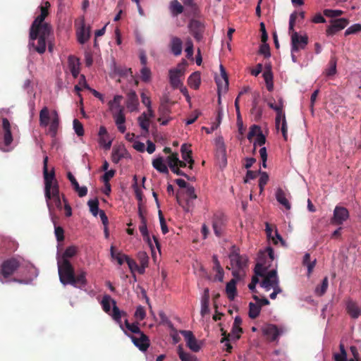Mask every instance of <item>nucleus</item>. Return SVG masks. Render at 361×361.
<instances>
[{"instance_id":"1","label":"nucleus","mask_w":361,"mask_h":361,"mask_svg":"<svg viewBox=\"0 0 361 361\" xmlns=\"http://www.w3.org/2000/svg\"><path fill=\"white\" fill-rule=\"evenodd\" d=\"M51 5L49 1H45L39 6L40 14L32 22L29 32V46L34 50L42 54L46 51L47 40L52 32L51 25L44 22L46 17L49 13Z\"/></svg>"},{"instance_id":"2","label":"nucleus","mask_w":361,"mask_h":361,"mask_svg":"<svg viewBox=\"0 0 361 361\" xmlns=\"http://www.w3.org/2000/svg\"><path fill=\"white\" fill-rule=\"evenodd\" d=\"M58 271L60 281L63 285L70 284L74 287H78L85 286L87 283L86 271L80 270L75 275L73 265L67 259L58 260Z\"/></svg>"},{"instance_id":"3","label":"nucleus","mask_w":361,"mask_h":361,"mask_svg":"<svg viewBox=\"0 0 361 361\" xmlns=\"http://www.w3.org/2000/svg\"><path fill=\"white\" fill-rule=\"evenodd\" d=\"M228 258L230 266H227L226 268L232 270L234 278L241 279L245 276L247 268L248 257L245 255H240L238 250L233 246Z\"/></svg>"},{"instance_id":"4","label":"nucleus","mask_w":361,"mask_h":361,"mask_svg":"<svg viewBox=\"0 0 361 361\" xmlns=\"http://www.w3.org/2000/svg\"><path fill=\"white\" fill-rule=\"evenodd\" d=\"M20 265V260L17 257H13L4 260L0 268V273L3 279L6 280V281H13L21 283L22 280H18L16 279H13L12 280L8 279L18 271Z\"/></svg>"},{"instance_id":"5","label":"nucleus","mask_w":361,"mask_h":361,"mask_svg":"<svg viewBox=\"0 0 361 361\" xmlns=\"http://www.w3.org/2000/svg\"><path fill=\"white\" fill-rule=\"evenodd\" d=\"M43 173L44 178V195L48 204L50 207L49 200L51 199V190L52 189L55 183H57L55 180L54 169L52 167L50 171L48 170V159H44L43 161Z\"/></svg>"},{"instance_id":"6","label":"nucleus","mask_w":361,"mask_h":361,"mask_svg":"<svg viewBox=\"0 0 361 361\" xmlns=\"http://www.w3.org/2000/svg\"><path fill=\"white\" fill-rule=\"evenodd\" d=\"M3 140L0 142V149L4 152H9L12 147L13 136L11 126L8 118H2Z\"/></svg>"},{"instance_id":"7","label":"nucleus","mask_w":361,"mask_h":361,"mask_svg":"<svg viewBox=\"0 0 361 361\" xmlns=\"http://www.w3.org/2000/svg\"><path fill=\"white\" fill-rule=\"evenodd\" d=\"M166 161H168L169 167L173 173L178 176L188 177L180 168H185L187 164H189L188 167L191 169L195 159H166Z\"/></svg>"},{"instance_id":"8","label":"nucleus","mask_w":361,"mask_h":361,"mask_svg":"<svg viewBox=\"0 0 361 361\" xmlns=\"http://www.w3.org/2000/svg\"><path fill=\"white\" fill-rule=\"evenodd\" d=\"M125 334L130 337L133 344L142 352L147 351L150 345L149 337L142 331L138 334L140 336L139 337L129 334L127 331H125Z\"/></svg>"},{"instance_id":"9","label":"nucleus","mask_w":361,"mask_h":361,"mask_svg":"<svg viewBox=\"0 0 361 361\" xmlns=\"http://www.w3.org/2000/svg\"><path fill=\"white\" fill-rule=\"evenodd\" d=\"M226 224V217L224 214L216 213L214 215L212 226L216 236L220 237L222 235Z\"/></svg>"},{"instance_id":"10","label":"nucleus","mask_w":361,"mask_h":361,"mask_svg":"<svg viewBox=\"0 0 361 361\" xmlns=\"http://www.w3.org/2000/svg\"><path fill=\"white\" fill-rule=\"evenodd\" d=\"M308 43L307 35H300L298 32H293L291 35V47L293 51H298L300 49H304Z\"/></svg>"},{"instance_id":"11","label":"nucleus","mask_w":361,"mask_h":361,"mask_svg":"<svg viewBox=\"0 0 361 361\" xmlns=\"http://www.w3.org/2000/svg\"><path fill=\"white\" fill-rule=\"evenodd\" d=\"M349 217L348 210L343 207L336 206L334 211L331 224L341 225Z\"/></svg>"},{"instance_id":"12","label":"nucleus","mask_w":361,"mask_h":361,"mask_svg":"<svg viewBox=\"0 0 361 361\" xmlns=\"http://www.w3.org/2000/svg\"><path fill=\"white\" fill-rule=\"evenodd\" d=\"M190 31L197 41H200L203 37L204 25L200 21L192 19L188 25Z\"/></svg>"},{"instance_id":"13","label":"nucleus","mask_w":361,"mask_h":361,"mask_svg":"<svg viewBox=\"0 0 361 361\" xmlns=\"http://www.w3.org/2000/svg\"><path fill=\"white\" fill-rule=\"evenodd\" d=\"M331 25L326 28V35L331 36L335 35L337 32L344 29L348 24V19L341 18L331 21Z\"/></svg>"},{"instance_id":"14","label":"nucleus","mask_w":361,"mask_h":361,"mask_svg":"<svg viewBox=\"0 0 361 361\" xmlns=\"http://www.w3.org/2000/svg\"><path fill=\"white\" fill-rule=\"evenodd\" d=\"M180 334L184 337L187 346L193 352H198L200 350V345L191 331L181 330Z\"/></svg>"},{"instance_id":"15","label":"nucleus","mask_w":361,"mask_h":361,"mask_svg":"<svg viewBox=\"0 0 361 361\" xmlns=\"http://www.w3.org/2000/svg\"><path fill=\"white\" fill-rule=\"evenodd\" d=\"M345 310L350 318L353 319H356L361 316V307H360L357 302L351 299H348L346 301Z\"/></svg>"},{"instance_id":"16","label":"nucleus","mask_w":361,"mask_h":361,"mask_svg":"<svg viewBox=\"0 0 361 361\" xmlns=\"http://www.w3.org/2000/svg\"><path fill=\"white\" fill-rule=\"evenodd\" d=\"M111 113L118 131L121 133H124L126 130L125 126L126 116L124 114V109H120L118 111H113Z\"/></svg>"},{"instance_id":"17","label":"nucleus","mask_w":361,"mask_h":361,"mask_svg":"<svg viewBox=\"0 0 361 361\" xmlns=\"http://www.w3.org/2000/svg\"><path fill=\"white\" fill-rule=\"evenodd\" d=\"M221 334L223 338L221 339V343H224L225 341H229L230 340H238L240 338V334L243 333V329L240 326H236L233 325L231 333L227 334L224 329H221Z\"/></svg>"},{"instance_id":"18","label":"nucleus","mask_w":361,"mask_h":361,"mask_svg":"<svg viewBox=\"0 0 361 361\" xmlns=\"http://www.w3.org/2000/svg\"><path fill=\"white\" fill-rule=\"evenodd\" d=\"M50 207L49 209L51 210V207H56L58 209H61L62 204L59 196V189L57 183H55L52 189L51 190V199L49 200ZM47 206H49L47 204Z\"/></svg>"},{"instance_id":"19","label":"nucleus","mask_w":361,"mask_h":361,"mask_svg":"<svg viewBox=\"0 0 361 361\" xmlns=\"http://www.w3.org/2000/svg\"><path fill=\"white\" fill-rule=\"evenodd\" d=\"M98 135L100 146L104 149H109L111 145V140L104 126H100Z\"/></svg>"},{"instance_id":"20","label":"nucleus","mask_w":361,"mask_h":361,"mask_svg":"<svg viewBox=\"0 0 361 361\" xmlns=\"http://www.w3.org/2000/svg\"><path fill=\"white\" fill-rule=\"evenodd\" d=\"M183 75V71L178 68L171 69L169 71V81L173 88H178L179 86L182 85L180 78Z\"/></svg>"},{"instance_id":"21","label":"nucleus","mask_w":361,"mask_h":361,"mask_svg":"<svg viewBox=\"0 0 361 361\" xmlns=\"http://www.w3.org/2000/svg\"><path fill=\"white\" fill-rule=\"evenodd\" d=\"M268 106L276 112V127L279 130L281 123V116H283V114H284L283 99L281 98L279 100L278 104H274V103L269 102H268Z\"/></svg>"},{"instance_id":"22","label":"nucleus","mask_w":361,"mask_h":361,"mask_svg":"<svg viewBox=\"0 0 361 361\" xmlns=\"http://www.w3.org/2000/svg\"><path fill=\"white\" fill-rule=\"evenodd\" d=\"M126 315V312L121 311L119 308L116 306V301L113 300V310L111 317L119 324L120 328L123 331L124 333L126 331L124 329L123 324L121 322V317Z\"/></svg>"},{"instance_id":"23","label":"nucleus","mask_w":361,"mask_h":361,"mask_svg":"<svg viewBox=\"0 0 361 361\" xmlns=\"http://www.w3.org/2000/svg\"><path fill=\"white\" fill-rule=\"evenodd\" d=\"M264 334L267 336L270 341H276L280 333L275 324H269L263 330Z\"/></svg>"},{"instance_id":"24","label":"nucleus","mask_w":361,"mask_h":361,"mask_svg":"<svg viewBox=\"0 0 361 361\" xmlns=\"http://www.w3.org/2000/svg\"><path fill=\"white\" fill-rule=\"evenodd\" d=\"M276 199L287 210H289L290 209V203L289 202L288 198L286 197V192L282 188H277L276 191Z\"/></svg>"},{"instance_id":"25","label":"nucleus","mask_w":361,"mask_h":361,"mask_svg":"<svg viewBox=\"0 0 361 361\" xmlns=\"http://www.w3.org/2000/svg\"><path fill=\"white\" fill-rule=\"evenodd\" d=\"M52 115L51 121L49 124V133L52 137H54L56 135L59 126V117L56 111L52 112Z\"/></svg>"},{"instance_id":"26","label":"nucleus","mask_w":361,"mask_h":361,"mask_svg":"<svg viewBox=\"0 0 361 361\" xmlns=\"http://www.w3.org/2000/svg\"><path fill=\"white\" fill-rule=\"evenodd\" d=\"M90 28L86 29L84 22L77 31L78 41L80 44H85L90 38Z\"/></svg>"},{"instance_id":"27","label":"nucleus","mask_w":361,"mask_h":361,"mask_svg":"<svg viewBox=\"0 0 361 361\" xmlns=\"http://www.w3.org/2000/svg\"><path fill=\"white\" fill-rule=\"evenodd\" d=\"M68 67L73 78H76L80 73L79 61L73 56L68 57Z\"/></svg>"},{"instance_id":"28","label":"nucleus","mask_w":361,"mask_h":361,"mask_svg":"<svg viewBox=\"0 0 361 361\" xmlns=\"http://www.w3.org/2000/svg\"><path fill=\"white\" fill-rule=\"evenodd\" d=\"M182 41L177 37H173L170 42V48L171 52L175 56H179L182 52Z\"/></svg>"},{"instance_id":"29","label":"nucleus","mask_w":361,"mask_h":361,"mask_svg":"<svg viewBox=\"0 0 361 361\" xmlns=\"http://www.w3.org/2000/svg\"><path fill=\"white\" fill-rule=\"evenodd\" d=\"M51 121L49 109L47 106L43 107L39 111V126L47 127Z\"/></svg>"},{"instance_id":"30","label":"nucleus","mask_w":361,"mask_h":361,"mask_svg":"<svg viewBox=\"0 0 361 361\" xmlns=\"http://www.w3.org/2000/svg\"><path fill=\"white\" fill-rule=\"evenodd\" d=\"M152 166L159 172L167 174L169 173V165L166 159H153Z\"/></svg>"},{"instance_id":"31","label":"nucleus","mask_w":361,"mask_h":361,"mask_svg":"<svg viewBox=\"0 0 361 361\" xmlns=\"http://www.w3.org/2000/svg\"><path fill=\"white\" fill-rule=\"evenodd\" d=\"M221 75L222 76V81L220 79H216V82L218 85V90L220 91L222 89L226 90L228 87V79L226 71L222 65L220 66Z\"/></svg>"},{"instance_id":"32","label":"nucleus","mask_w":361,"mask_h":361,"mask_svg":"<svg viewBox=\"0 0 361 361\" xmlns=\"http://www.w3.org/2000/svg\"><path fill=\"white\" fill-rule=\"evenodd\" d=\"M238 280L234 278L226 284V291L230 300H233L236 295V283Z\"/></svg>"},{"instance_id":"33","label":"nucleus","mask_w":361,"mask_h":361,"mask_svg":"<svg viewBox=\"0 0 361 361\" xmlns=\"http://www.w3.org/2000/svg\"><path fill=\"white\" fill-rule=\"evenodd\" d=\"M169 10L171 16L176 17L183 12L184 8L178 0H173L169 4Z\"/></svg>"},{"instance_id":"34","label":"nucleus","mask_w":361,"mask_h":361,"mask_svg":"<svg viewBox=\"0 0 361 361\" xmlns=\"http://www.w3.org/2000/svg\"><path fill=\"white\" fill-rule=\"evenodd\" d=\"M139 230L144 238V240L148 243L149 246L152 249V251L153 252V244L147 231V221L143 220L141 221V225L139 226Z\"/></svg>"},{"instance_id":"35","label":"nucleus","mask_w":361,"mask_h":361,"mask_svg":"<svg viewBox=\"0 0 361 361\" xmlns=\"http://www.w3.org/2000/svg\"><path fill=\"white\" fill-rule=\"evenodd\" d=\"M200 75L198 72L192 73L188 79V84L194 90H197L200 85Z\"/></svg>"},{"instance_id":"36","label":"nucleus","mask_w":361,"mask_h":361,"mask_svg":"<svg viewBox=\"0 0 361 361\" xmlns=\"http://www.w3.org/2000/svg\"><path fill=\"white\" fill-rule=\"evenodd\" d=\"M122 98H123V97L121 95H116V96H114V97L112 100H110L108 102V106H109V110L111 112L117 111L120 109H124L121 105V102Z\"/></svg>"},{"instance_id":"37","label":"nucleus","mask_w":361,"mask_h":361,"mask_svg":"<svg viewBox=\"0 0 361 361\" xmlns=\"http://www.w3.org/2000/svg\"><path fill=\"white\" fill-rule=\"evenodd\" d=\"M111 158H128V155L124 145L114 146L112 151Z\"/></svg>"},{"instance_id":"38","label":"nucleus","mask_w":361,"mask_h":361,"mask_svg":"<svg viewBox=\"0 0 361 361\" xmlns=\"http://www.w3.org/2000/svg\"><path fill=\"white\" fill-rule=\"evenodd\" d=\"M138 105V98L135 91H130L128 94L127 106L131 111L135 110Z\"/></svg>"},{"instance_id":"39","label":"nucleus","mask_w":361,"mask_h":361,"mask_svg":"<svg viewBox=\"0 0 361 361\" xmlns=\"http://www.w3.org/2000/svg\"><path fill=\"white\" fill-rule=\"evenodd\" d=\"M261 312L260 305H259L256 302L255 303L250 302L249 303V317L251 319L257 318Z\"/></svg>"},{"instance_id":"40","label":"nucleus","mask_w":361,"mask_h":361,"mask_svg":"<svg viewBox=\"0 0 361 361\" xmlns=\"http://www.w3.org/2000/svg\"><path fill=\"white\" fill-rule=\"evenodd\" d=\"M113 300H114L112 299L111 297L109 295H105L102 298L101 305H102L103 310L107 314H110L111 304L113 305Z\"/></svg>"},{"instance_id":"41","label":"nucleus","mask_w":361,"mask_h":361,"mask_svg":"<svg viewBox=\"0 0 361 361\" xmlns=\"http://www.w3.org/2000/svg\"><path fill=\"white\" fill-rule=\"evenodd\" d=\"M124 329L129 331L133 334H138L142 331L140 330L138 323H130L128 319H126L123 324Z\"/></svg>"},{"instance_id":"42","label":"nucleus","mask_w":361,"mask_h":361,"mask_svg":"<svg viewBox=\"0 0 361 361\" xmlns=\"http://www.w3.org/2000/svg\"><path fill=\"white\" fill-rule=\"evenodd\" d=\"M226 156V147L223 142L219 140L216 143V158H225Z\"/></svg>"},{"instance_id":"43","label":"nucleus","mask_w":361,"mask_h":361,"mask_svg":"<svg viewBox=\"0 0 361 361\" xmlns=\"http://www.w3.org/2000/svg\"><path fill=\"white\" fill-rule=\"evenodd\" d=\"M138 121L140 128L146 133H148L149 127V119L147 118L146 113H143L140 116H139Z\"/></svg>"},{"instance_id":"44","label":"nucleus","mask_w":361,"mask_h":361,"mask_svg":"<svg viewBox=\"0 0 361 361\" xmlns=\"http://www.w3.org/2000/svg\"><path fill=\"white\" fill-rule=\"evenodd\" d=\"M78 252V247L75 245L68 246L65 250L62 258L61 260H64L65 259H68V258L74 257Z\"/></svg>"},{"instance_id":"45","label":"nucleus","mask_w":361,"mask_h":361,"mask_svg":"<svg viewBox=\"0 0 361 361\" xmlns=\"http://www.w3.org/2000/svg\"><path fill=\"white\" fill-rule=\"evenodd\" d=\"M111 255L112 258L116 259L118 264L120 265L124 263L127 257L126 255L122 254L121 252H116L114 246L111 247Z\"/></svg>"},{"instance_id":"46","label":"nucleus","mask_w":361,"mask_h":361,"mask_svg":"<svg viewBox=\"0 0 361 361\" xmlns=\"http://www.w3.org/2000/svg\"><path fill=\"white\" fill-rule=\"evenodd\" d=\"M87 205L89 206L90 211L92 213V214L94 216H97L99 214V201L97 199L94 200H90L87 202Z\"/></svg>"},{"instance_id":"47","label":"nucleus","mask_w":361,"mask_h":361,"mask_svg":"<svg viewBox=\"0 0 361 361\" xmlns=\"http://www.w3.org/2000/svg\"><path fill=\"white\" fill-rule=\"evenodd\" d=\"M275 281H279V279H272L264 276V279L261 282L260 286L266 290H269L275 285Z\"/></svg>"},{"instance_id":"48","label":"nucleus","mask_w":361,"mask_h":361,"mask_svg":"<svg viewBox=\"0 0 361 361\" xmlns=\"http://www.w3.org/2000/svg\"><path fill=\"white\" fill-rule=\"evenodd\" d=\"M178 353L181 361H197L194 355L184 352L180 346L178 347Z\"/></svg>"},{"instance_id":"49","label":"nucleus","mask_w":361,"mask_h":361,"mask_svg":"<svg viewBox=\"0 0 361 361\" xmlns=\"http://www.w3.org/2000/svg\"><path fill=\"white\" fill-rule=\"evenodd\" d=\"M260 133H262L261 128L259 126L252 125L250 128L247 137L250 142H252L253 137H257Z\"/></svg>"},{"instance_id":"50","label":"nucleus","mask_w":361,"mask_h":361,"mask_svg":"<svg viewBox=\"0 0 361 361\" xmlns=\"http://www.w3.org/2000/svg\"><path fill=\"white\" fill-rule=\"evenodd\" d=\"M328 286H329L328 278L326 276L322 280L321 286H317L316 288V290H315L316 293L319 296L323 295L326 293Z\"/></svg>"},{"instance_id":"51","label":"nucleus","mask_w":361,"mask_h":361,"mask_svg":"<svg viewBox=\"0 0 361 361\" xmlns=\"http://www.w3.org/2000/svg\"><path fill=\"white\" fill-rule=\"evenodd\" d=\"M340 353L334 354V360L335 361H347V353L345 350L343 344H340Z\"/></svg>"},{"instance_id":"52","label":"nucleus","mask_w":361,"mask_h":361,"mask_svg":"<svg viewBox=\"0 0 361 361\" xmlns=\"http://www.w3.org/2000/svg\"><path fill=\"white\" fill-rule=\"evenodd\" d=\"M151 71L147 66H143L140 70V77L143 82H148L151 79Z\"/></svg>"},{"instance_id":"53","label":"nucleus","mask_w":361,"mask_h":361,"mask_svg":"<svg viewBox=\"0 0 361 361\" xmlns=\"http://www.w3.org/2000/svg\"><path fill=\"white\" fill-rule=\"evenodd\" d=\"M54 224V233L56 238V240L59 242L63 241L64 240V231L63 228L61 226H56V221L52 219Z\"/></svg>"},{"instance_id":"54","label":"nucleus","mask_w":361,"mask_h":361,"mask_svg":"<svg viewBox=\"0 0 361 361\" xmlns=\"http://www.w3.org/2000/svg\"><path fill=\"white\" fill-rule=\"evenodd\" d=\"M190 147V145H188L185 143L182 145L180 147L182 158H192V150Z\"/></svg>"},{"instance_id":"55","label":"nucleus","mask_w":361,"mask_h":361,"mask_svg":"<svg viewBox=\"0 0 361 361\" xmlns=\"http://www.w3.org/2000/svg\"><path fill=\"white\" fill-rule=\"evenodd\" d=\"M73 128L75 133L78 136H82L84 135V128L81 122H80L78 119L75 118L73 120Z\"/></svg>"},{"instance_id":"56","label":"nucleus","mask_w":361,"mask_h":361,"mask_svg":"<svg viewBox=\"0 0 361 361\" xmlns=\"http://www.w3.org/2000/svg\"><path fill=\"white\" fill-rule=\"evenodd\" d=\"M336 73V60L331 59L329 61V67L326 70L327 76H332Z\"/></svg>"},{"instance_id":"57","label":"nucleus","mask_w":361,"mask_h":361,"mask_svg":"<svg viewBox=\"0 0 361 361\" xmlns=\"http://www.w3.org/2000/svg\"><path fill=\"white\" fill-rule=\"evenodd\" d=\"M138 259L142 269H145L148 266L149 257L146 252H140L138 253Z\"/></svg>"},{"instance_id":"58","label":"nucleus","mask_w":361,"mask_h":361,"mask_svg":"<svg viewBox=\"0 0 361 361\" xmlns=\"http://www.w3.org/2000/svg\"><path fill=\"white\" fill-rule=\"evenodd\" d=\"M361 31V25L360 23H356L350 27H349L345 31V35H349L353 34L358 33Z\"/></svg>"},{"instance_id":"59","label":"nucleus","mask_w":361,"mask_h":361,"mask_svg":"<svg viewBox=\"0 0 361 361\" xmlns=\"http://www.w3.org/2000/svg\"><path fill=\"white\" fill-rule=\"evenodd\" d=\"M323 13L326 17L335 18L341 16L343 12L341 10L324 9Z\"/></svg>"},{"instance_id":"60","label":"nucleus","mask_w":361,"mask_h":361,"mask_svg":"<svg viewBox=\"0 0 361 361\" xmlns=\"http://www.w3.org/2000/svg\"><path fill=\"white\" fill-rule=\"evenodd\" d=\"M259 53L263 55L265 58H268L271 56L270 49L268 44H262L259 47Z\"/></svg>"},{"instance_id":"61","label":"nucleus","mask_w":361,"mask_h":361,"mask_svg":"<svg viewBox=\"0 0 361 361\" xmlns=\"http://www.w3.org/2000/svg\"><path fill=\"white\" fill-rule=\"evenodd\" d=\"M267 269V267H264L261 263H257L255 268V276H264Z\"/></svg>"},{"instance_id":"62","label":"nucleus","mask_w":361,"mask_h":361,"mask_svg":"<svg viewBox=\"0 0 361 361\" xmlns=\"http://www.w3.org/2000/svg\"><path fill=\"white\" fill-rule=\"evenodd\" d=\"M185 52L188 59H192L193 56V43L191 39H188L186 43Z\"/></svg>"},{"instance_id":"63","label":"nucleus","mask_w":361,"mask_h":361,"mask_svg":"<svg viewBox=\"0 0 361 361\" xmlns=\"http://www.w3.org/2000/svg\"><path fill=\"white\" fill-rule=\"evenodd\" d=\"M135 317L140 321L143 320L146 317V312L143 307L139 306L137 307L135 314Z\"/></svg>"},{"instance_id":"64","label":"nucleus","mask_w":361,"mask_h":361,"mask_svg":"<svg viewBox=\"0 0 361 361\" xmlns=\"http://www.w3.org/2000/svg\"><path fill=\"white\" fill-rule=\"evenodd\" d=\"M116 170L110 169L109 171H106L104 174L102 176V180L104 183H109V180L115 176Z\"/></svg>"}]
</instances>
